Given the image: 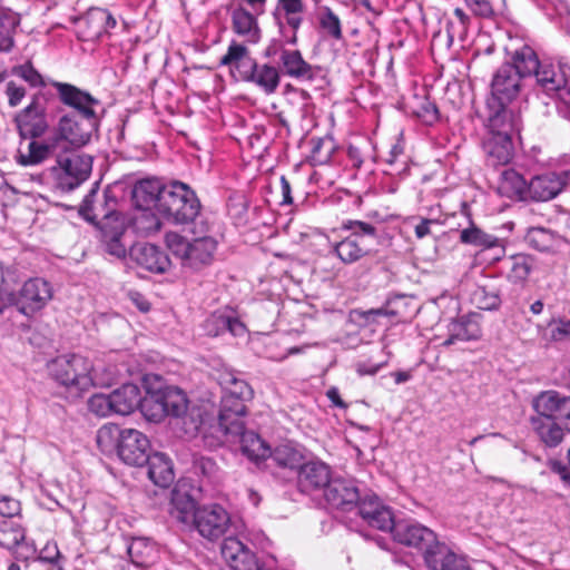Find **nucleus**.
Masks as SVG:
<instances>
[{"label":"nucleus","instance_id":"20e7f679","mask_svg":"<svg viewBox=\"0 0 570 570\" xmlns=\"http://www.w3.org/2000/svg\"><path fill=\"white\" fill-rule=\"evenodd\" d=\"M92 170V157L77 154L72 149L60 151L52 165L35 179L41 184H52L62 191H70L87 180Z\"/></svg>","mask_w":570,"mask_h":570},{"label":"nucleus","instance_id":"ddd939ff","mask_svg":"<svg viewBox=\"0 0 570 570\" xmlns=\"http://www.w3.org/2000/svg\"><path fill=\"white\" fill-rule=\"evenodd\" d=\"M46 94L37 92L31 102L14 117V122L22 139H37L42 137L48 128L46 112Z\"/></svg>","mask_w":570,"mask_h":570},{"label":"nucleus","instance_id":"a878e982","mask_svg":"<svg viewBox=\"0 0 570 570\" xmlns=\"http://www.w3.org/2000/svg\"><path fill=\"white\" fill-rule=\"evenodd\" d=\"M257 17L246 7L236 6L230 12L233 32L243 38L246 43H258L262 38V30Z\"/></svg>","mask_w":570,"mask_h":570},{"label":"nucleus","instance_id":"393cba45","mask_svg":"<svg viewBox=\"0 0 570 570\" xmlns=\"http://www.w3.org/2000/svg\"><path fill=\"white\" fill-rule=\"evenodd\" d=\"M170 515L183 524L184 530H193L198 514V508L195 499L185 489V485H176L171 491Z\"/></svg>","mask_w":570,"mask_h":570},{"label":"nucleus","instance_id":"c9c22d12","mask_svg":"<svg viewBox=\"0 0 570 570\" xmlns=\"http://www.w3.org/2000/svg\"><path fill=\"white\" fill-rule=\"evenodd\" d=\"M504 63L512 66L522 79L532 77L540 67L537 52L528 45H523L511 52L509 60Z\"/></svg>","mask_w":570,"mask_h":570},{"label":"nucleus","instance_id":"5fc2aeb1","mask_svg":"<svg viewBox=\"0 0 570 570\" xmlns=\"http://www.w3.org/2000/svg\"><path fill=\"white\" fill-rule=\"evenodd\" d=\"M98 183H96L88 194L83 197L80 207L79 215L91 224H97L98 213L97 206H95L96 198L98 196Z\"/></svg>","mask_w":570,"mask_h":570},{"label":"nucleus","instance_id":"f8f14e48","mask_svg":"<svg viewBox=\"0 0 570 570\" xmlns=\"http://www.w3.org/2000/svg\"><path fill=\"white\" fill-rule=\"evenodd\" d=\"M52 285L42 277H32L26 281L18 293L14 292L13 306L27 317L37 312L52 299Z\"/></svg>","mask_w":570,"mask_h":570},{"label":"nucleus","instance_id":"f257e3e1","mask_svg":"<svg viewBox=\"0 0 570 570\" xmlns=\"http://www.w3.org/2000/svg\"><path fill=\"white\" fill-rule=\"evenodd\" d=\"M50 85L56 89L61 105L70 109L59 117L53 126V136L63 149L85 147L98 132L101 120L98 109L101 108V101L69 82L52 80Z\"/></svg>","mask_w":570,"mask_h":570},{"label":"nucleus","instance_id":"e433bc0d","mask_svg":"<svg viewBox=\"0 0 570 570\" xmlns=\"http://www.w3.org/2000/svg\"><path fill=\"white\" fill-rule=\"evenodd\" d=\"M499 189L509 198L527 200L530 194V181L528 183L517 170L509 168L501 173Z\"/></svg>","mask_w":570,"mask_h":570},{"label":"nucleus","instance_id":"dca6fc26","mask_svg":"<svg viewBox=\"0 0 570 570\" xmlns=\"http://www.w3.org/2000/svg\"><path fill=\"white\" fill-rule=\"evenodd\" d=\"M570 187V168L537 175L530 180L529 199L549 202Z\"/></svg>","mask_w":570,"mask_h":570},{"label":"nucleus","instance_id":"473e14b6","mask_svg":"<svg viewBox=\"0 0 570 570\" xmlns=\"http://www.w3.org/2000/svg\"><path fill=\"white\" fill-rule=\"evenodd\" d=\"M124 234V224L119 219H116L112 225L101 224L99 227V239L104 250L116 258H125L127 248L121 242Z\"/></svg>","mask_w":570,"mask_h":570},{"label":"nucleus","instance_id":"09e8293b","mask_svg":"<svg viewBox=\"0 0 570 570\" xmlns=\"http://www.w3.org/2000/svg\"><path fill=\"white\" fill-rule=\"evenodd\" d=\"M311 160L313 165H325L330 163L333 153L336 149L332 137H320L311 139Z\"/></svg>","mask_w":570,"mask_h":570},{"label":"nucleus","instance_id":"4c0bfd02","mask_svg":"<svg viewBox=\"0 0 570 570\" xmlns=\"http://www.w3.org/2000/svg\"><path fill=\"white\" fill-rule=\"evenodd\" d=\"M537 85L549 96H553L561 86L566 85V76L561 67L556 68L552 63L541 62L533 73Z\"/></svg>","mask_w":570,"mask_h":570},{"label":"nucleus","instance_id":"052dcab7","mask_svg":"<svg viewBox=\"0 0 570 570\" xmlns=\"http://www.w3.org/2000/svg\"><path fill=\"white\" fill-rule=\"evenodd\" d=\"M471 12L480 18H492L494 14L493 7L489 0H463Z\"/></svg>","mask_w":570,"mask_h":570},{"label":"nucleus","instance_id":"58836bf2","mask_svg":"<svg viewBox=\"0 0 570 570\" xmlns=\"http://www.w3.org/2000/svg\"><path fill=\"white\" fill-rule=\"evenodd\" d=\"M278 62L281 75L283 73L298 81L304 79L307 70H309L312 66L303 58L302 52L297 49L282 51Z\"/></svg>","mask_w":570,"mask_h":570},{"label":"nucleus","instance_id":"603ef678","mask_svg":"<svg viewBox=\"0 0 570 570\" xmlns=\"http://www.w3.org/2000/svg\"><path fill=\"white\" fill-rule=\"evenodd\" d=\"M404 296H396L393 299H389L383 306L379 308H370L362 312V317L367 323H374L381 316L399 317L401 316V312L397 306L404 302Z\"/></svg>","mask_w":570,"mask_h":570},{"label":"nucleus","instance_id":"bf43d9fd","mask_svg":"<svg viewBox=\"0 0 570 570\" xmlns=\"http://www.w3.org/2000/svg\"><path fill=\"white\" fill-rule=\"evenodd\" d=\"M302 81L308 82L314 89L322 90L328 85L326 71L321 66L312 65Z\"/></svg>","mask_w":570,"mask_h":570},{"label":"nucleus","instance_id":"bb28decb","mask_svg":"<svg viewBox=\"0 0 570 570\" xmlns=\"http://www.w3.org/2000/svg\"><path fill=\"white\" fill-rule=\"evenodd\" d=\"M423 557L430 570H454L461 562H465L445 543L440 542L438 537H433V540L426 544Z\"/></svg>","mask_w":570,"mask_h":570},{"label":"nucleus","instance_id":"4be33fe9","mask_svg":"<svg viewBox=\"0 0 570 570\" xmlns=\"http://www.w3.org/2000/svg\"><path fill=\"white\" fill-rule=\"evenodd\" d=\"M481 318L479 313H469L452 318L446 326L448 337L443 342V346L480 340L482 336Z\"/></svg>","mask_w":570,"mask_h":570},{"label":"nucleus","instance_id":"9d476101","mask_svg":"<svg viewBox=\"0 0 570 570\" xmlns=\"http://www.w3.org/2000/svg\"><path fill=\"white\" fill-rule=\"evenodd\" d=\"M165 239L168 248L180 259L181 266L191 271H199L212 264L217 248V242L209 236L189 242L177 233H168Z\"/></svg>","mask_w":570,"mask_h":570},{"label":"nucleus","instance_id":"c756f323","mask_svg":"<svg viewBox=\"0 0 570 570\" xmlns=\"http://www.w3.org/2000/svg\"><path fill=\"white\" fill-rule=\"evenodd\" d=\"M502 264L505 269L507 281L523 288L534 268L535 259L529 254L519 253L505 257Z\"/></svg>","mask_w":570,"mask_h":570},{"label":"nucleus","instance_id":"9b49d317","mask_svg":"<svg viewBox=\"0 0 570 570\" xmlns=\"http://www.w3.org/2000/svg\"><path fill=\"white\" fill-rule=\"evenodd\" d=\"M306 4L304 0H277L272 17L278 35L295 47L298 43V30L304 22Z\"/></svg>","mask_w":570,"mask_h":570},{"label":"nucleus","instance_id":"72a5a7b5","mask_svg":"<svg viewBox=\"0 0 570 570\" xmlns=\"http://www.w3.org/2000/svg\"><path fill=\"white\" fill-rule=\"evenodd\" d=\"M115 414L129 415L138 409L141 402V391L134 383L122 384L110 393Z\"/></svg>","mask_w":570,"mask_h":570},{"label":"nucleus","instance_id":"de8ad7c7","mask_svg":"<svg viewBox=\"0 0 570 570\" xmlns=\"http://www.w3.org/2000/svg\"><path fill=\"white\" fill-rule=\"evenodd\" d=\"M81 23L85 28L86 39L100 40L105 36L104 9L90 8L81 18Z\"/></svg>","mask_w":570,"mask_h":570},{"label":"nucleus","instance_id":"8fccbe9b","mask_svg":"<svg viewBox=\"0 0 570 570\" xmlns=\"http://www.w3.org/2000/svg\"><path fill=\"white\" fill-rule=\"evenodd\" d=\"M318 23L325 36L340 41L343 39L342 23L338 16L330 8L323 7L318 13Z\"/></svg>","mask_w":570,"mask_h":570},{"label":"nucleus","instance_id":"c03bdc74","mask_svg":"<svg viewBox=\"0 0 570 570\" xmlns=\"http://www.w3.org/2000/svg\"><path fill=\"white\" fill-rule=\"evenodd\" d=\"M460 242L482 249H490L500 245V239L497 236L483 232L473 223L470 227L460 232Z\"/></svg>","mask_w":570,"mask_h":570},{"label":"nucleus","instance_id":"4468645a","mask_svg":"<svg viewBox=\"0 0 570 570\" xmlns=\"http://www.w3.org/2000/svg\"><path fill=\"white\" fill-rule=\"evenodd\" d=\"M243 522L233 519L229 513L219 504H208L198 508L197 519L193 529L199 534H240Z\"/></svg>","mask_w":570,"mask_h":570},{"label":"nucleus","instance_id":"49530a36","mask_svg":"<svg viewBox=\"0 0 570 570\" xmlns=\"http://www.w3.org/2000/svg\"><path fill=\"white\" fill-rule=\"evenodd\" d=\"M20 23L18 13L9 8H0V47L12 49L13 35Z\"/></svg>","mask_w":570,"mask_h":570},{"label":"nucleus","instance_id":"423d86ee","mask_svg":"<svg viewBox=\"0 0 570 570\" xmlns=\"http://www.w3.org/2000/svg\"><path fill=\"white\" fill-rule=\"evenodd\" d=\"M53 380L66 390V397L76 401L92 385L90 376L91 362L79 354H63L57 356L48 365Z\"/></svg>","mask_w":570,"mask_h":570},{"label":"nucleus","instance_id":"13d9d810","mask_svg":"<svg viewBox=\"0 0 570 570\" xmlns=\"http://www.w3.org/2000/svg\"><path fill=\"white\" fill-rule=\"evenodd\" d=\"M194 473L208 479L214 480L218 473V465L212 458L198 456L194 459L193 463Z\"/></svg>","mask_w":570,"mask_h":570},{"label":"nucleus","instance_id":"69168bd1","mask_svg":"<svg viewBox=\"0 0 570 570\" xmlns=\"http://www.w3.org/2000/svg\"><path fill=\"white\" fill-rule=\"evenodd\" d=\"M6 94L10 107H17L26 96V89L9 81L6 87Z\"/></svg>","mask_w":570,"mask_h":570},{"label":"nucleus","instance_id":"f03ea898","mask_svg":"<svg viewBox=\"0 0 570 570\" xmlns=\"http://www.w3.org/2000/svg\"><path fill=\"white\" fill-rule=\"evenodd\" d=\"M217 381L222 387L217 430L222 435H237L248 415L247 403L253 400L254 390L233 371L220 372Z\"/></svg>","mask_w":570,"mask_h":570},{"label":"nucleus","instance_id":"37998d69","mask_svg":"<svg viewBox=\"0 0 570 570\" xmlns=\"http://www.w3.org/2000/svg\"><path fill=\"white\" fill-rule=\"evenodd\" d=\"M138 409L149 422L158 423L167 416L156 389L151 386L147 387L145 396L141 395V402Z\"/></svg>","mask_w":570,"mask_h":570},{"label":"nucleus","instance_id":"6ab92c4d","mask_svg":"<svg viewBox=\"0 0 570 570\" xmlns=\"http://www.w3.org/2000/svg\"><path fill=\"white\" fill-rule=\"evenodd\" d=\"M509 102L487 100L488 134L512 136L519 131V115L508 107Z\"/></svg>","mask_w":570,"mask_h":570},{"label":"nucleus","instance_id":"f704fd0d","mask_svg":"<svg viewBox=\"0 0 570 570\" xmlns=\"http://www.w3.org/2000/svg\"><path fill=\"white\" fill-rule=\"evenodd\" d=\"M156 391L164 404L167 416L180 417L186 414L189 401L180 387L161 385Z\"/></svg>","mask_w":570,"mask_h":570},{"label":"nucleus","instance_id":"4d7b16f0","mask_svg":"<svg viewBox=\"0 0 570 570\" xmlns=\"http://www.w3.org/2000/svg\"><path fill=\"white\" fill-rule=\"evenodd\" d=\"M13 75L19 76L31 87H42L45 81L40 72L32 66L30 61L17 66L12 70Z\"/></svg>","mask_w":570,"mask_h":570},{"label":"nucleus","instance_id":"1a4fd4ad","mask_svg":"<svg viewBox=\"0 0 570 570\" xmlns=\"http://www.w3.org/2000/svg\"><path fill=\"white\" fill-rule=\"evenodd\" d=\"M117 440V454L119 459L132 466H144L148 461L150 441L136 429H122L118 426H102L97 433V442L101 444L107 439Z\"/></svg>","mask_w":570,"mask_h":570},{"label":"nucleus","instance_id":"680f3d73","mask_svg":"<svg viewBox=\"0 0 570 570\" xmlns=\"http://www.w3.org/2000/svg\"><path fill=\"white\" fill-rule=\"evenodd\" d=\"M20 512V502L10 497H0V515L1 518L18 517Z\"/></svg>","mask_w":570,"mask_h":570},{"label":"nucleus","instance_id":"3c124183","mask_svg":"<svg viewBox=\"0 0 570 570\" xmlns=\"http://www.w3.org/2000/svg\"><path fill=\"white\" fill-rule=\"evenodd\" d=\"M117 197L110 190L104 191V202L97 206L98 220L97 226L101 224L112 225L116 219H119L117 212Z\"/></svg>","mask_w":570,"mask_h":570},{"label":"nucleus","instance_id":"b1692460","mask_svg":"<svg viewBox=\"0 0 570 570\" xmlns=\"http://www.w3.org/2000/svg\"><path fill=\"white\" fill-rule=\"evenodd\" d=\"M165 183L155 177L139 179L131 189V200L134 206L140 210L156 209L158 212L159 199L163 198Z\"/></svg>","mask_w":570,"mask_h":570},{"label":"nucleus","instance_id":"864d4df0","mask_svg":"<svg viewBox=\"0 0 570 570\" xmlns=\"http://www.w3.org/2000/svg\"><path fill=\"white\" fill-rule=\"evenodd\" d=\"M473 301L484 311H495L502 303L501 294L494 289L490 291L487 286H480L474 291Z\"/></svg>","mask_w":570,"mask_h":570},{"label":"nucleus","instance_id":"6e6d98bb","mask_svg":"<svg viewBox=\"0 0 570 570\" xmlns=\"http://www.w3.org/2000/svg\"><path fill=\"white\" fill-rule=\"evenodd\" d=\"M88 409L91 413L96 414L97 416L106 417L111 414H115L112 402L110 399V394H94L88 400Z\"/></svg>","mask_w":570,"mask_h":570},{"label":"nucleus","instance_id":"7c9ffc66","mask_svg":"<svg viewBox=\"0 0 570 570\" xmlns=\"http://www.w3.org/2000/svg\"><path fill=\"white\" fill-rule=\"evenodd\" d=\"M204 331L209 336H218L229 332L233 336L245 333V325L232 313L217 311L210 314L204 322Z\"/></svg>","mask_w":570,"mask_h":570},{"label":"nucleus","instance_id":"5701e85b","mask_svg":"<svg viewBox=\"0 0 570 570\" xmlns=\"http://www.w3.org/2000/svg\"><path fill=\"white\" fill-rule=\"evenodd\" d=\"M60 151H63V148L52 134L43 140L31 139L28 144V153L23 154L19 150L14 158L21 166H36L47 160L55 161Z\"/></svg>","mask_w":570,"mask_h":570},{"label":"nucleus","instance_id":"a19ab883","mask_svg":"<svg viewBox=\"0 0 570 570\" xmlns=\"http://www.w3.org/2000/svg\"><path fill=\"white\" fill-rule=\"evenodd\" d=\"M268 458L279 468L296 471V473L305 461L303 452L289 443L279 444L273 451L271 450Z\"/></svg>","mask_w":570,"mask_h":570},{"label":"nucleus","instance_id":"e2e57ef3","mask_svg":"<svg viewBox=\"0 0 570 570\" xmlns=\"http://www.w3.org/2000/svg\"><path fill=\"white\" fill-rule=\"evenodd\" d=\"M556 421L564 425V428L570 431V396L561 394Z\"/></svg>","mask_w":570,"mask_h":570},{"label":"nucleus","instance_id":"c85d7f7f","mask_svg":"<svg viewBox=\"0 0 570 570\" xmlns=\"http://www.w3.org/2000/svg\"><path fill=\"white\" fill-rule=\"evenodd\" d=\"M483 150L490 166L507 165L514 153L512 136L488 134L483 141Z\"/></svg>","mask_w":570,"mask_h":570},{"label":"nucleus","instance_id":"f3484780","mask_svg":"<svg viewBox=\"0 0 570 570\" xmlns=\"http://www.w3.org/2000/svg\"><path fill=\"white\" fill-rule=\"evenodd\" d=\"M522 80L512 66L503 62L493 73L490 85L491 97L489 99H493L494 102L511 104L521 91Z\"/></svg>","mask_w":570,"mask_h":570},{"label":"nucleus","instance_id":"412c9836","mask_svg":"<svg viewBox=\"0 0 570 570\" xmlns=\"http://www.w3.org/2000/svg\"><path fill=\"white\" fill-rule=\"evenodd\" d=\"M324 498L330 507L341 510L358 507L363 500L356 482L344 478H333L324 492Z\"/></svg>","mask_w":570,"mask_h":570},{"label":"nucleus","instance_id":"a211bd4d","mask_svg":"<svg viewBox=\"0 0 570 570\" xmlns=\"http://www.w3.org/2000/svg\"><path fill=\"white\" fill-rule=\"evenodd\" d=\"M220 552L233 570H267L259 564L255 553L239 540V537H225Z\"/></svg>","mask_w":570,"mask_h":570},{"label":"nucleus","instance_id":"0e129e2a","mask_svg":"<svg viewBox=\"0 0 570 570\" xmlns=\"http://www.w3.org/2000/svg\"><path fill=\"white\" fill-rule=\"evenodd\" d=\"M61 558L58 544L55 540H48L40 550L39 559L49 563H56Z\"/></svg>","mask_w":570,"mask_h":570},{"label":"nucleus","instance_id":"7ed1b4c3","mask_svg":"<svg viewBox=\"0 0 570 570\" xmlns=\"http://www.w3.org/2000/svg\"><path fill=\"white\" fill-rule=\"evenodd\" d=\"M219 63L234 67L243 81L253 83L267 96L275 94L281 85V71L277 67L258 63L249 56L247 47L235 40L229 43Z\"/></svg>","mask_w":570,"mask_h":570},{"label":"nucleus","instance_id":"aec40b11","mask_svg":"<svg viewBox=\"0 0 570 570\" xmlns=\"http://www.w3.org/2000/svg\"><path fill=\"white\" fill-rule=\"evenodd\" d=\"M129 256L137 266L154 274H165L171 265L167 253L150 243L134 245L129 250Z\"/></svg>","mask_w":570,"mask_h":570},{"label":"nucleus","instance_id":"338daca9","mask_svg":"<svg viewBox=\"0 0 570 570\" xmlns=\"http://www.w3.org/2000/svg\"><path fill=\"white\" fill-rule=\"evenodd\" d=\"M24 528L21 523V515L12 517V518H3L0 520V532L3 534L7 533H19L24 532Z\"/></svg>","mask_w":570,"mask_h":570},{"label":"nucleus","instance_id":"79ce46f5","mask_svg":"<svg viewBox=\"0 0 570 570\" xmlns=\"http://www.w3.org/2000/svg\"><path fill=\"white\" fill-rule=\"evenodd\" d=\"M562 237L544 227H530L525 235V242L530 247L539 252H550L561 243Z\"/></svg>","mask_w":570,"mask_h":570},{"label":"nucleus","instance_id":"a18cd8bd","mask_svg":"<svg viewBox=\"0 0 570 570\" xmlns=\"http://www.w3.org/2000/svg\"><path fill=\"white\" fill-rule=\"evenodd\" d=\"M561 393L557 391H543L532 400V407L537 415L534 417H544L556 420Z\"/></svg>","mask_w":570,"mask_h":570},{"label":"nucleus","instance_id":"ea45409f","mask_svg":"<svg viewBox=\"0 0 570 570\" xmlns=\"http://www.w3.org/2000/svg\"><path fill=\"white\" fill-rule=\"evenodd\" d=\"M531 426L538 438L549 448L557 446L563 439L561 423L552 419L531 417Z\"/></svg>","mask_w":570,"mask_h":570},{"label":"nucleus","instance_id":"0eeeda50","mask_svg":"<svg viewBox=\"0 0 570 570\" xmlns=\"http://www.w3.org/2000/svg\"><path fill=\"white\" fill-rule=\"evenodd\" d=\"M362 519L373 529L392 534H434L432 530L412 518H399L391 507L381 502L377 495L363 498L358 505Z\"/></svg>","mask_w":570,"mask_h":570},{"label":"nucleus","instance_id":"774afa93","mask_svg":"<svg viewBox=\"0 0 570 570\" xmlns=\"http://www.w3.org/2000/svg\"><path fill=\"white\" fill-rule=\"evenodd\" d=\"M551 337L554 341L570 342V320H560L551 330Z\"/></svg>","mask_w":570,"mask_h":570},{"label":"nucleus","instance_id":"2f4dec72","mask_svg":"<svg viewBox=\"0 0 570 570\" xmlns=\"http://www.w3.org/2000/svg\"><path fill=\"white\" fill-rule=\"evenodd\" d=\"M146 464L148 466V478L154 484L167 488L174 482V464L167 454L163 452L150 453Z\"/></svg>","mask_w":570,"mask_h":570},{"label":"nucleus","instance_id":"6e6552de","mask_svg":"<svg viewBox=\"0 0 570 570\" xmlns=\"http://www.w3.org/2000/svg\"><path fill=\"white\" fill-rule=\"evenodd\" d=\"M159 202L158 214L176 225L193 223L202 208L196 193L187 184L178 180L166 185Z\"/></svg>","mask_w":570,"mask_h":570},{"label":"nucleus","instance_id":"cd10ccee","mask_svg":"<svg viewBox=\"0 0 570 570\" xmlns=\"http://www.w3.org/2000/svg\"><path fill=\"white\" fill-rule=\"evenodd\" d=\"M228 442H238L242 453L252 462L258 464L271 454V448L254 431H247L246 425L237 435H223Z\"/></svg>","mask_w":570,"mask_h":570},{"label":"nucleus","instance_id":"2eb2a0df","mask_svg":"<svg viewBox=\"0 0 570 570\" xmlns=\"http://www.w3.org/2000/svg\"><path fill=\"white\" fill-rule=\"evenodd\" d=\"M333 479V471L330 464L321 459L313 458L305 460L296 473V487L303 494H315L325 492Z\"/></svg>","mask_w":570,"mask_h":570},{"label":"nucleus","instance_id":"39448f33","mask_svg":"<svg viewBox=\"0 0 570 570\" xmlns=\"http://www.w3.org/2000/svg\"><path fill=\"white\" fill-rule=\"evenodd\" d=\"M341 229L350 234L332 245L331 254L343 264H354L376 254L375 245L379 244L380 236L374 225L363 220L347 219L342 223Z\"/></svg>","mask_w":570,"mask_h":570}]
</instances>
